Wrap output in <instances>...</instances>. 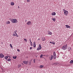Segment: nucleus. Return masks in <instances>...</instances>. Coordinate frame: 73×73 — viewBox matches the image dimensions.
<instances>
[{
    "label": "nucleus",
    "mask_w": 73,
    "mask_h": 73,
    "mask_svg": "<svg viewBox=\"0 0 73 73\" xmlns=\"http://www.w3.org/2000/svg\"><path fill=\"white\" fill-rule=\"evenodd\" d=\"M28 61H25V64H28Z\"/></svg>",
    "instance_id": "b1692460"
},
{
    "label": "nucleus",
    "mask_w": 73,
    "mask_h": 73,
    "mask_svg": "<svg viewBox=\"0 0 73 73\" xmlns=\"http://www.w3.org/2000/svg\"><path fill=\"white\" fill-rule=\"evenodd\" d=\"M39 67L40 68H42L44 67V65H40Z\"/></svg>",
    "instance_id": "f3484780"
},
{
    "label": "nucleus",
    "mask_w": 73,
    "mask_h": 73,
    "mask_svg": "<svg viewBox=\"0 0 73 73\" xmlns=\"http://www.w3.org/2000/svg\"><path fill=\"white\" fill-rule=\"evenodd\" d=\"M53 58V55H51V56L49 57V59L50 60H52V59Z\"/></svg>",
    "instance_id": "423d86ee"
},
{
    "label": "nucleus",
    "mask_w": 73,
    "mask_h": 73,
    "mask_svg": "<svg viewBox=\"0 0 73 73\" xmlns=\"http://www.w3.org/2000/svg\"><path fill=\"white\" fill-rule=\"evenodd\" d=\"M7 24H10V22L9 21H8L7 22Z\"/></svg>",
    "instance_id": "7c9ffc66"
},
{
    "label": "nucleus",
    "mask_w": 73,
    "mask_h": 73,
    "mask_svg": "<svg viewBox=\"0 0 73 73\" xmlns=\"http://www.w3.org/2000/svg\"><path fill=\"white\" fill-rule=\"evenodd\" d=\"M23 63H24V64H25V61H23Z\"/></svg>",
    "instance_id": "e433bc0d"
},
{
    "label": "nucleus",
    "mask_w": 73,
    "mask_h": 73,
    "mask_svg": "<svg viewBox=\"0 0 73 73\" xmlns=\"http://www.w3.org/2000/svg\"><path fill=\"white\" fill-rule=\"evenodd\" d=\"M27 2H30V0H27Z\"/></svg>",
    "instance_id": "72a5a7b5"
},
{
    "label": "nucleus",
    "mask_w": 73,
    "mask_h": 73,
    "mask_svg": "<svg viewBox=\"0 0 73 73\" xmlns=\"http://www.w3.org/2000/svg\"><path fill=\"white\" fill-rule=\"evenodd\" d=\"M17 51L18 52H20V50L18 49L17 50Z\"/></svg>",
    "instance_id": "f704fd0d"
},
{
    "label": "nucleus",
    "mask_w": 73,
    "mask_h": 73,
    "mask_svg": "<svg viewBox=\"0 0 73 73\" xmlns=\"http://www.w3.org/2000/svg\"><path fill=\"white\" fill-rule=\"evenodd\" d=\"M4 55L2 53L0 54V58H4Z\"/></svg>",
    "instance_id": "0eeeda50"
},
{
    "label": "nucleus",
    "mask_w": 73,
    "mask_h": 73,
    "mask_svg": "<svg viewBox=\"0 0 73 73\" xmlns=\"http://www.w3.org/2000/svg\"><path fill=\"white\" fill-rule=\"evenodd\" d=\"M36 57H38V56L36 55Z\"/></svg>",
    "instance_id": "a19ab883"
},
{
    "label": "nucleus",
    "mask_w": 73,
    "mask_h": 73,
    "mask_svg": "<svg viewBox=\"0 0 73 73\" xmlns=\"http://www.w3.org/2000/svg\"><path fill=\"white\" fill-rule=\"evenodd\" d=\"M21 66V65L19 64L18 66V68H20Z\"/></svg>",
    "instance_id": "393cba45"
},
{
    "label": "nucleus",
    "mask_w": 73,
    "mask_h": 73,
    "mask_svg": "<svg viewBox=\"0 0 73 73\" xmlns=\"http://www.w3.org/2000/svg\"><path fill=\"white\" fill-rule=\"evenodd\" d=\"M33 46L34 48H36V44L33 45Z\"/></svg>",
    "instance_id": "cd10ccee"
},
{
    "label": "nucleus",
    "mask_w": 73,
    "mask_h": 73,
    "mask_svg": "<svg viewBox=\"0 0 73 73\" xmlns=\"http://www.w3.org/2000/svg\"><path fill=\"white\" fill-rule=\"evenodd\" d=\"M66 28H70V26H69V25H66Z\"/></svg>",
    "instance_id": "f8f14e48"
},
{
    "label": "nucleus",
    "mask_w": 73,
    "mask_h": 73,
    "mask_svg": "<svg viewBox=\"0 0 73 73\" xmlns=\"http://www.w3.org/2000/svg\"><path fill=\"white\" fill-rule=\"evenodd\" d=\"M13 58H14V59H16L17 58V56H13Z\"/></svg>",
    "instance_id": "2eb2a0df"
},
{
    "label": "nucleus",
    "mask_w": 73,
    "mask_h": 73,
    "mask_svg": "<svg viewBox=\"0 0 73 73\" xmlns=\"http://www.w3.org/2000/svg\"><path fill=\"white\" fill-rule=\"evenodd\" d=\"M17 32V31H15L13 33V36H16V35H15V34H16V33H16Z\"/></svg>",
    "instance_id": "6e6552de"
},
{
    "label": "nucleus",
    "mask_w": 73,
    "mask_h": 73,
    "mask_svg": "<svg viewBox=\"0 0 73 73\" xmlns=\"http://www.w3.org/2000/svg\"><path fill=\"white\" fill-rule=\"evenodd\" d=\"M33 62H34V63H35V59H34Z\"/></svg>",
    "instance_id": "c9c22d12"
},
{
    "label": "nucleus",
    "mask_w": 73,
    "mask_h": 73,
    "mask_svg": "<svg viewBox=\"0 0 73 73\" xmlns=\"http://www.w3.org/2000/svg\"><path fill=\"white\" fill-rule=\"evenodd\" d=\"M10 46L11 47V48H13L12 46V44H10Z\"/></svg>",
    "instance_id": "a878e982"
},
{
    "label": "nucleus",
    "mask_w": 73,
    "mask_h": 73,
    "mask_svg": "<svg viewBox=\"0 0 73 73\" xmlns=\"http://www.w3.org/2000/svg\"><path fill=\"white\" fill-rule=\"evenodd\" d=\"M53 53H54L53 56H56V52H54Z\"/></svg>",
    "instance_id": "a211bd4d"
},
{
    "label": "nucleus",
    "mask_w": 73,
    "mask_h": 73,
    "mask_svg": "<svg viewBox=\"0 0 73 73\" xmlns=\"http://www.w3.org/2000/svg\"><path fill=\"white\" fill-rule=\"evenodd\" d=\"M64 15H66V16H67L68 15V11H64Z\"/></svg>",
    "instance_id": "39448f33"
},
{
    "label": "nucleus",
    "mask_w": 73,
    "mask_h": 73,
    "mask_svg": "<svg viewBox=\"0 0 73 73\" xmlns=\"http://www.w3.org/2000/svg\"><path fill=\"white\" fill-rule=\"evenodd\" d=\"M27 24L28 25H32V22L31 21H29L27 23Z\"/></svg>",
    "instance_id": "20e7f679"
},
{
    "label": "nucleus",
    "mask_w": 73,
    "mask_h": 73,
    "mask_svg": "<svg viewBox=\"0 0 73 73\" xmlns=\"http://www.w3.org/2000/svg\"><path fill=\"white\" fill-rule=\"evenodd\" d=\"M11 5H14V4H15V3H14L13 2H12L11 3Z\"/></svg>",
    "instance_id": "ddd939ff"
},
{
    "label": "nucleus",
    "mask_w": 73,
    "mask_h": 73,
    "mask_svg": "<svg viewBox=\"0 0 73 73\" xmlns=\"http://www.w3.org/2000/svg\"><path fill=\"white\" fill-rule=\"evenodd\" d=\"M42 56H45V55H43L42 54H41L40 56V58H43V57H42Z\"/></svg>",
    "instance_id": "aec40b11"
},
{
    "label": "nucleus",
    "mask_w": 73,
    "mask_h": 73,
    "mask_svg": "<svg viewBox=\"0 0 73 73\" xmlns=\"http://www.w3.org/2000/svg\"><path fill=\"white\" fill-rule=\"evenodd\" d=\"M39 47L36 50H40L41 48H42V47H41V45L40 44H39Z\"/></svg>",
    "instance_id": "7ed1b4c3"
},
{
    "label": "nucleus",
    "mask_w": 73,
    "mask_h": 73,
    "mask_svg": "<svg viewBox=\"0 0 73 73\" xmlns=\"http://www.w3.org/2000/svg\"><path fill=\"white\" fill-rule=\"evenodd\" d=\"M50 42L51 44H54H54H55V42H54V41H50Z\"/></svg>",
    "instance_id": "9d476101"
},
{
    "label": "nucleus",
    "mask_w": 73,
    "mask_h": 73,
    "mask_svg": "<svg viewBox=\"0 0 73 73\" xmlns=\"http://www.w3.org/2000/svg\"><path fill=\"white\" fill-rule=\"evenodd\" d=\"M73 62V60H71L70 61V64H72Z\"/></svg>",
    "instance_id": "5701e85b"
},
{
    "label": "nucleus",
    "mask_w": 73,
    "mask_h": 73,
    "mask_svg": "<svg viewBox=\"0 0 73 73\" xmlns=\"http://www.w3.org/2000/svg\"><path fill=\"white\" fill-rule=\"evenodd\" d=\"M9 58H11V57H10V56H9Z\"/></svg>",
    "instance_id": "37998d69"
},
{
    "label": "nucleus",
    "mask_w": 73,
    "mask_h": 73,
    "mask_svg": "<svg viewBox=\"0 0 73 73\" xmlns=\"http://www.w3.org/2000/svg\"><path fill=\"white\" fill-rule=\"evenodd\" d=\"M30 44L31 46H33V44H32V43H30Z\"/></svg>",
    "instance_id": "473e14b6"
},
{
    "label": "nucleus",
    "mask_w": 73,
    "mask_h": 73,
    "mask_svg": "<svg viewBox=\"0 0 73 73\" xmlns=\"http://www.w3.org/2000/svg\"><path fill=\"white\" fill-rule=\"evenodd\" d=\"M33 45H36V42L34 41L33 42Z\"/></svg>",
    "instance_id": "2f4dec72"
},
{
    "label": "nucleus",
    "mask_w": 73,
    "mask_h": 73,
    "mask_svg": "<svg viewBox=\"0 0 73 73\" xmlns=\"http://www.w3.org/2000/svg\"><path fill=\"white\" fill-rule=\"evenodd\" d=\"M30 44L32 43V42L31 41H30Z\"/></svg>",
    "instance_id": "58836bf2"
},
{
    "label": "nucleus",
    "mask_w": 73,
    "mask_h": 73,
    "mask_svg": "<svg viewBox=\"0 0 73 73\" xmlns=\"http://www.w3.org/2000/svg\"><path fill=\"white\" fill-rule=\"evenodd\" d=\"M32 49V48L31 47L30 48V49Z\"/></svg>",
    "instance_id": "ea45409f"
},
{
    "label": "nucleus",
    "mask_w": 73,
    "mask_h": 73,
    "mask_svg": "<svg viewBox=\"0 0 73 73\" xmlns=\"http://www.w3.org/2000/svg\"><path fill=\"white\" fill-rule=\"evenodd\" d=\"M22 64L23 65V63H22Z\"/></svg>",
    "instance_id": "49530a36"
},
{
    "label": "nucleus",
    "mask_w": 73,
    "mask_h": 73,
    "mask_svg": "<svg viewBox=\"0 0 73 73\" xmlns=\"http://www.w3.org/2000/svg\"><path fill=\"white\" fill-rule=\"evenodd\" d=\"M8 58V56H5V60H7V58Z\"/></svg>",
    "instance_id": "412c9836"
},
{
    "label": "nucleus",
    "mask_w": 73,
    "mask_h": 73,
    "mask_svg": "<svg viewBox=\"0 0 73 73\" xmlns=\"http://www.w3.org/2000/svg\"><path fill=\"white\" fill-rule=\"evenodd\" d=\"M29 40H30V41H31V39H30Z\"/></svg>",
    "instance_id": "c03bdc74"
},
{
    "label": "nucleus",
    "mask_w": 73,
    "mask_h": 73,
    "mask_svg": "<svg viewBox=\"0 0 73 73\" xmlns=\"http://www.w3.org/2000/svg\"><path fill=\"white\" fill-rule=\"evenodd\" d=\"M49 33L48 34L49 35H52V32L50 31H48Z\"/></svg>",
    "instance_id": "dca6fc26"
},
{
    "label": "nucleus",
    "mask_w": 73,
    "mask_h": 73,
    "mask_svg": "<svg viewBox=\"0 0 73 73\" xmlns=\"http://www.w3.org/2000/svg\"><path fill=\"white\" fill-rule=\"evenodd\" d=\"M70 48V49H71V48Z\"/></svg>",
    "instance_id": "de8ad7c7"
},
{
    "label": "nucleus",
    "mask_w": 73,
    "mask_h": 73,
    "mask_svg": "<svg viewBox=\"0 0 73 73\" xmlns=\"http://www.w3.org/2000/svg\"><path fill=\"white\" fill-rule=\"evenodd\" d=\"M10 20L13 23H17V20L16 19H11Z\"/></svg>",
    "instance_id": "f257e3e1"
},
{
    "label": "nucleus",
    "mask_w": 73,
    "mask_h": 73,
    "mask_svg": "<svg viewBox=\"0 0 73 73\" xmlns=\"http://www.w3.org/2000/svg\"><path fill=\"white\" fill-rule=\"evenodd\" d=\"M18 8H19V9L20 8V7H19V6H18Z\"/></svg>",
    "instance_id": "79ce46f5"
},
{
    "label": "nucleus",
    "mask_w": 73,
    "mask_h": 73,
    "mask_svg": "<svg viewBox=\"0 0 73 73\" xmlns=\"http://www.w3.org/2000/svg\"><path fill=\"white\" fill-rule=\"evenodd\" d=\"M67 44H66L64 45L62 47V49H63V50H66L67 49Z\"/></svg>",
    "instance_id": "f03ea898"
},
{
    "label": "nucleus",
    "mask_w": 73,
    "mask_h": 73,
    "mask_svg": "<svg viewBox=\"0 0 73 73\" xmlns=\"http://www.w3.org/2000/svg\"><path fill=\"white\" fill-rule=\"evenodd\" d=\"M11 58H9L7 60V61H11Z\"/></svg>",
    "instance_id": "4be33fe9"
},
{
    "label": "nucleus",
    "mask_w": 73,
    "mask_h": 73,
    "mask_svg": "<svg viewBox=\"0 0 73 73\" xmlns=\"http://www.w3.org/2000/svg\"><path fill=\"white\" fill-rule=\"evenodd\" d=\"M42 41H45L46 40V39H45V37H43L42 38Z\"/></svg>",
    "instance_id": "1a4fd4ad"
},
{
    "label": "nucleus",
    "mask_w": 73,
    "mask_h": 73,
    "mask_svg": "<svg viewBox=\"0 0 73 73\" xmlns=\"http://www.w3.org/2000/svg\"><path fill=\"white\" fill-rule=\"evenodd\" d=\"M24 40L25 41V42H27V40L25 38L24 39Z\"/></svg>",
    "instance_id": "bb28decb"
},
{
    "label": "nucleus",
    "mask_w": 73,
    "mask_h": 73,
    "mask_svg": "<svg viewBox=\"0 0 73 73\" xmlns=\"http://www.w3.org/2000/svg\"><path fill=\"white\" fill-rule=\"evenodd\" d=\"M25 21H26H26H27V20H26Z\"/></svg>",
    "instance_id": "a18cd8bd"
},
{
    "label": "nucleus",
    "mask_w": 73,
    "mask_h": 73,
    "mask_svg": "<svg viewBox=\"0 0 73 73\" xmlns=\"http://www.w3.org/2000/svg\"><path fill=\"white\" fill-rule=\"evenodd\" d=\"M54 64L55 65H58V64H59L58 62H56L54 63Z\"/></svg>",
    "instance_id": "6ab92c4d"
},
{
    "label": "nucleus",
    "mask_w": 73,
    "mask_h": 73,
    "mask_svg": "<svg viewBox=\"0 0 73 73\" xmlns=\"http://www.w3.org/2000/svg\"><path fill=\"white\" fill-rule=\"evenodd\" d=\"M52 20L54 22H55L56 21V18H52Z\"/></svg>",
    "instance_id": "4468645a"
},
{
    "label": "nucleus",
    "mask_w": 73,
    "mask_h": 73,
    "mask_svg": "<svg viewBox=\"0 0 73 73\" xmlns=\"http://www.w3.org/2000/svg\"><path fill=\"white\" fill-rule=\"evenodd\" d=\"M56 56H54V60L55 59H56Z\"/></svg>",
    "instance_id": "c756f323"
},
{
    "label": "nucleus",
    "mask_w": 73,
    "mask_h": 73,
    "mask_svg": "<svg viewBox=\"0 0 73 73\" xmlns=\"http://www.w3.org/2000/svg\"><path fill=\"white\" fill-rule=\"evenodd\" d=\"M63 11H64L63 12H65V11H66V10H65V9H63Z\"/></svg>",
    "instance_id": "4c0bfd02"
},
{
    "label": "nucleus",
    "mask_w": 73,
    "mask_h": 73,
    "mask_svg": "<svg viewBox=\"0 0 73 73\" xmlns=\"http://www.w3.org/2000/svg\"><path fill=\"white\" fill-rule=\"evenodd\" d=\"M51 14L52 16H54V15H56V13L54 12H52V13Z\"/></svg>",
    "instance_id": "9b49d317"
},
{
    "label": "nucleus",
    "mask_w": 73,
    "mask_h": 73,
    "mask_svg": "<svg viewBox=\"0 0 73 73\" xmlns=\"http://www.w3.org/2000/svg\"><path fill=\"white\" fill-rule=\"evenodd\" d=\"M15 35H16L15 36L18 37H19V35H17V33L16 34H15Z\"/></svg>",
    "instance_id": "c85d7f7f"
}]
</instances>
